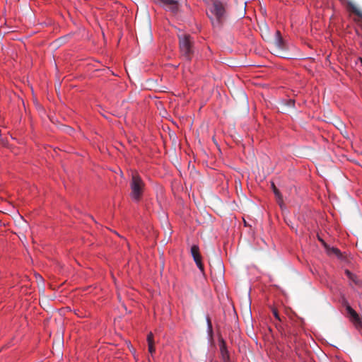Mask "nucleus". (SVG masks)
I'll list each match as a JSON object with an SVG mask.
<instances>
[{
	"instance_id": "1",
	"label": "nucleus",
	"mask_w": 362,
	"mask_h": 362,
	"mask_svg": "<svg viewBox=\"0 0 362 362\" xmlns=\"http://www.w3.org/2000/svg\"><path fill=\"white\" fill-rule=\"evenodd\" d=\"M206 13L214 28H220L223 25L226 18V9L221 1H214Z\"/></svg>"
},
{
	"instance_id": "2",
	"label": "nucleus",
	"mask_w": 362,
	"mask_h": 362,
	"mask_svg": "<svg viewBox=\"0 0 362 362\" xmlns=\"http://www.w3.org/2000/svg\"><path fill=\"white\" fill-rule=\"evenodd\" d=\"M130 188L131 198L135 202H139L143 195V192L145 188V183L136 171H133L132 173Z\"/></svg>"
},
{
	"instance_id": "3",
	"label": "nucleus",
	"mask_w": 362,
	"mask_h": 362,
	"mask_svg": "<svg viewBox=\"0 0 362 362\" xmlns=\"http://www.w3.org/2000/svg\"><path fill=\"white\" fill-rule=\"evenodd\" d=\"M179 47L181 56L187 62H190L194 54V40L191 35L183 34L178 36Z\"/></svg>"
},
{
	"instance_id": "4",
	"label": "nucleus",
	"mask_w": 362,
	"mask_h": 362,
	"mask_svg": "<svg viewBox=\"0 0 362 362\" xmlns=\"http://www.w3.org/2000/svg\"><path fill=\"white\" fill-rule=\"evenodd\" d=\"M341 3L346 6V9L356 16L354 18L358 29H356V33L361 37V45L362 46V11H360L356 5L350 0H339Z\"/></svg>"
},
{
	"instance_id": "5",
	"label": "nucleus",
	"mask_w": 362,
	"mask_h": 362,
	"mask_svg": "<svg viewBox=\"0 0 362 362\" xmlns=\"http://www.w3.org/2000/svg\"><path fill=\"white\" fill-rule=\"evenodd\" d=\"M346 310L349 315L350 322L359 332H362V317L349 305L346 306Z\"/></svg>"
},
{
	"instance_id": "6",
	"label": "nucleus",
	"mask_w": 362,
	"mask_h": 362,
	"mask_svg": "<svg viewBox=\"0 0 362 362\" xmlns=\"http://www.w3.org/2000/svg\"><path fill=\"white\" fill-rule=\"evenodd\" d=\"M191 254L194 259V261L195 262L198 268L203 272L204 271V265L202 264V256L199 252V246L197 245H194L191 247Z\"/></svg>"
},
{
	"instance_id": "7",
	"label": "nucleus",
	"mask_w": 362,
	"mask_h": 362,
	"mask_svg": "<svg viewBox=\"0 0 362 362\" xmlns=\"http://www.w3.org/2000/svg\"><path fill=\"white\" fill-rule=\"evenodd\" d=\"M219 349L222 361L230 362V354L227 349L226 343L223 339L219 341Z\"/></svg>"
},
{
	"instance_id": "8",
	"label": "nucleus",
	"mask_w": 362,
	"mask_h": 362,
	"mask_svg": "<svg viewBox=\"0 0 362 362\" xmlns=\"http://www.w3.org/2000/svg\"><path fill=\"white\" fill-rule=\"evenodd\" d=\"M319 240L322 243V245L325 246V247L326 248V250H327V252L328 255H336L337 257H341V252L340 250L337 248V247H329L326 243L321 238H318Z\"/></svg>"
},
{
	"instance_id": "9",
	"label": "nucleus",
	"mask_w": 362,
	"mask_h": 362,
	"mask_svg": "<svg viewBox=\"0 0 362 362\" xmlns=\"http://www.w3.org/2000/svg\"><path fill=\"white\" fill-rule=\"evenodd\" d=\"M345 274L346 276V277L350 280L352 282H354L355 284H359V280L357 277V276L354 274H353L351 271H349V269H346L345 270Z\"/></svg>"
},
{
	"instance_id": "10",
	"label": "nucleus",
	"mask_w": 362,
	"mask_h": 362,
	"mask_svg": "<svg viewBox=\"0 0 362 362\" xmlns=\"http://www.w3.org/2000/svg\"><path fill=\"white\" fill-rule=\"evenodd\" d=\"M272 186L274 193L275 196L276 197V198L278 199V202H282V196H281L280 192L279 191V189L276 187V186L274 183H272Z\"/></svg>"
},
{
	"instance_id": "11",
	"label": "nucleus",
	"mask_w": 362,
	"mask_h": 362,
	"mask_svg": "<svg viewBox=\"0 0 362 362\" xmlns=\"http://www.w3.org/2000/svg\"><path fill=\"white\" fill-rule=\"evenodd\" d=\"M206 323H207V331L210 334H211L212 332H213V327H212V323H211V319L209 316H206Z\"/></svg>"
},
{
	"instance_id": "12",
	"label": "nucleus",
	"mask_w": 362,
	"mask_h": 362,
	"mask_svg": "<svg viewBox=\"0 0 362 362\" xmlns=\"http://www.w3.org/2000/svg\"><path fill=\"white\" fill-rule=\"evenodd\" d=\"M276 35H277V44H278V46L279 47H283V39L281 38V37L280 35V32L277 31L276 32Z\"/></svg>"
},
{
	"instance_id": "13",
	"label": "nucleus",
	"mask_w": 362,
	"mask_h": 362,
	"mask_svg": "<svg viewBox=\"0 0 362 362\" xmlns=\"http://www.w3.org/2000/svg\"><path fill=\"white\" fill-rule=\"evenodd\" d=\"M147 341L148 344H153V335L151 332H150L147 336Z\"/></svg>"
},
{
	"instance_id": "14",
	"label": "nucleus",
	"mask_w": 362,
	"mask_h": 362,
	"mask_svg": "<svg viewBox=\"0 0 362 362\" xmlns=\"http://www.w3.org/2000/svg\"><path fill=\"white\" fill-rule=\"evenodd\" d=\"M148 351L149 353L153 355V354L155 352V347L153 344H148Z\"/></svg>"
},
{
	"instance_id": "15",
	"label": "nucleus",
	"mask_w": 362,
	"mask_h": 362,
	"mask_svg": "<svg viewBox=\"0 0 362 362\" xmlns=\"http://www.w3.org/2000/svg\"><path fill=\"white\" fill-rule=\"evenodd\" d=\"M273 315H274V317H275L276 320H278L281 321V319H280L279 315V313H278V312H277V310H275V309H274V310H273Z\"/></svg>"
},
{
	"instance_id": "16",
	"label": "nucleus",
	"mask_w": 362,
	"mask_h": 362,
	"mask_svg": "<svg viewBox=\"0 0 362 362\" xmlns=\"http://www.w3.org/2000/svg\"><path fill=\"white\" fill-rule=\"evenodd\" d=\"M359 60H360V62H361V64H362V57H360V58H359Z\"/></svg>"
}]
</instances>
